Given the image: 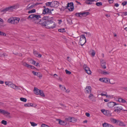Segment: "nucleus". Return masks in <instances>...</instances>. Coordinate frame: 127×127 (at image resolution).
I'll return each mask as SVG.
<instances>
[{
  "mask_svg": "<svg viewBox=\"0 0 127 127\" xmlns=\"http://www.w3.org/2000/svg\"><path fill=\"white\" fill-rule=\"evenodd\" d=\"M35 6V5H32L31 6L29 7L28 8V9H31L32 8H33Z\"/></svg>",
  "mask_w": 127,
  "mask_h": 127,
  "instance_id": "obj_42",
  "label": "nucleus"
},
{
  "mask_svg": "<svg viewBox=\"0 0 127 127\" xmlns=\"http://www.w3.org/2000/svg\"><path fill=\"white\" fill-rule=\"evenodd\" d=\"M104 101L105 102H107L109 101V100L108 99H104Z\"/></svg>",
  "mask_w": 127,
  "mask_h": 127,
  "instance_id": "obj_64",
  "label": "nucleus"
},
{
  "mask_svg": "<svg viewBox=\"0 0 127 127\" xmlns=\"http://www.w3.org/2000/svg\"><path fill=\"white\" fill-rule=\"evenodd\" d=\"M127 3V1H125L122 3V4L123 6H124L126 5Z\"/></svg>",
  "mask_w": 127,
  "mask_h": 127,
  "instance_id": "obj_46",
  "label": "nucleus"
},
{
  "mask_svg": "<svg viewBox=\"0 0 127 127\" xmlns=\"http://www.w3.org/2000/svg\"><path fill=\"white\" fill-rule=\"evenodd\" d=\"M74 118L73 117H68V118H65V120L66 122H73L72 121V119H74Z\"/></svg>",
  "mask_w": 127,
  "mask_h": 127,
  "instance_id": "obj_20",
  "label": "nucleus"
},
{
  "mask_svg": "<svg viewBox=\"0 0 127 127\" xmlns=\"http://www.w3.org/2000/svg\"><path fill=\"white\" fill-rule=\"evenodd\" d=\"M33 54L36 57L40 58L41 57V55L40 54H38V52L34 50H33Z\"/></svg>",
  "mask_w": 127,
  "mask_h": 127,
  "instance_id": "obj_18",
  "label": "nucleus"
},
{
  "mask_svg": "<svg viewBox=\"0 0 127 127\" xmlns=\"http://www.w3.org/2000/svg\"><path fill=\"white\" fill-rule=\"evenodd\" d=\"M91 88L90 86H87L86 87L85 91L86 94H90L91 93Z\"/></svg>",
  "mask_w": 127,
  "mask_h": 127,
  "instance_id": "obj_14",
  "label": "nucleus"
},
{
  "mask_svg": "<svg viewBox=\"0 0 127 127\" xmlns=\"http://www.w3.org/2000/svg\"><path fill=\"white\" fill-rule=\"evenodd\" d=\"M100 95L102 96H106L107 97L109 98L110 97V96L109 95H107L106 94H103V93H101Z\"/></svg>",
  "mask_w": 127,
  "mask_h": 127,
  "instance_id": "obj_33",
  "label": "nucleus"
},
{
  "mask_svg": "<svg viewBox=\"0 0 127 127\" xmlns=\"http://www.w3.org/2000/svg\"><path fill=\"white\" fill-rule=\"evenodd\" d=\"M44 20L41 25L45 26L47 28L53 29L55 27L56 25L52 20H50L49 17L46 16L43 17Z\"/></svg>",
  "mask_w": 127,
  "mask_h": 127,
  "instance_id": "obj_1",
  "label": "nucleus"
},
{
  "mask_svg": "<svg viewBox=\"0 0 127 127\" xmlns=\"http://www.w3.org/2000/svg\"><path fill=\"white\" fill-rule=\"evenodd\" d=\"M102 73L104 75H106V74H109V73L106 72V71H102Z\"/></svg>",
  "mask_w": 127,
  "mask_h": 127,
  "instance_id": "obj_43",
  "label": "nucleus"
},
{
  "mask_svg": "<svg viewBox=\"0 0 127 127\" xmlns=\"http://www.w3.org/2000/svg\"><path fill=\"white\" fill-rule=\"evenodd\" d=\"M20 18L17 17H14V24H17L19 23Z\"/></svg>",
  "mask_w": 127,
  "mask_h": 127,
  "instance_id": "obj_23",
  "label": "nucleus"
},
{
  "mask_svg": "<svg viewBox=\"0 0 127 127\" xmlns=\"http://www.w3.org/2000/svg\"><path fill=\"white\" fill-rule=\"evenodd\" d=\"M33 104L32 103H28L24 104L26 107L33 106Z\"/></svg>",
  "mask_w": 127,
  "mask_h": 127,
  "instance_id": "obj_25",
  "label": "nucleus"
},
{
  "mask_svg": "<svg viewBox=\"0 0 127 127\" xmlns=\"http://www.w3.org/2000/svg\"><path fill=\"white\" fill-rule=\"evenodd\" d=\"M70 91V90L69 89H67V90H66L65 92L67 93H69Z\"/></svg>",
  "mask_w": 127,
  "mask_h": 127,
  "instance_id": "obj_56",
  "label": "nucleus"
},
{
  "mask_svg": "<svg viewBox=\"0 0 127 127\" xmlns=\"http://www.w3.org/2000/svg\"><path fill=\"white\" fill-rule=\"evenodd\" d=\"M58 31L59 32H65V29L64 28L59 29L58 30Z\"/></svg>",
  "mask_w": 127,
  "mask_h": 127,
  "instance_id": "obj_34",
  "label": "nucleus"
},
{
  "mask_svg": "<svg viewBox=\"0 0 127 127\" xmlns=\"http://www.w3.org/2000/svg\"><path fill=\"white\" fill-rule=\"evenodd\" d=\"M111 122L114 123V124H117V123H118V121L119 120H116V119H114L113 118H112L111 119Z\"/></svg>",
  "mask_w": 127,
  "mask_h": 127,
  "instance_id": "obj_26",
  "label": "nucleus"
},
{
  "mask_svg": "<svg viewBox=\"0 0 127 127\" xmlns=\"http://www.w3.org/2000/svg\"><path fill=\"white\" fill-rule=\"evenodd\" d=\"M22 64L25 66L27 67L28 68H31L33 69H34L35 68V67L34 66L28 64L26 62H22Z\"/></svg>",
  "mask_w": 127,
  "mask_h": 127,
  "instance_id": "obj_12",
  "label": "nucleus"
},
{
  "mask_svg": "<svg viewBox=\"0 0 127 127\" xmlns=\"http://www.w3.org/2000/svg\"><path fill=\"white\" fill-rule=\"evenodd\" d=\"M30 122L31 124V125L33 127L36 126L37 125L36 123H35L34 122Z\"/></svg>",
  "mask_w": 127,
  "mask_h": 127,
  "instance_id": "obj_40",
  "label": "nucleus"
},
{
  "mask_svg": "<svg viewBox=\"0 0 127 127\" xmlns=\"http://www.w3.org/2000/svg\"><path fill=\"white\" fill-rule=\"evenodd\" d=\"M93 95L92 94H90L89 96V98L90 99H91L93 98Z\"/></svg>",
  "mask_w": 127,
  "mask_h": 127,
  "instance_id": "obj_44",
  "label": "nucleus"
},
{
  "mask_svg": "<svg viewBox=\"0 0 127 127\" xmlns=\"http://www.w3.org/2000/svg\"><path fill=\"white\" fill-rule=\"evenodd\" d=\"M117 125L121 126H125L122 122L120 121H118Z\"/></svg>",
  "mask_w": 127,
  "mask_h": 127,
  "instance_id": "obj_28",
  "label": "nucleus"
},
{
  "mask_svg": "<svg viewBox=\"0 0 127 127\" xmlns=\"http://www.w3.org/2000/svg\"><path fill=\"white\" fill-rule=\"evenodd\" d=\"M0 35H3L6 36V35L5 33L0 31Z\"/></svg>",
  "mask_w": 127,
  "mask_h": 127,
  "instance_id": "obj_41",
  "label": "nucleus"
},
{
  "mask_svg": "<svg viewBox=\"0 0 127 127\" xmlns=\"http://www.w3.org/2000/svg\"><path fill=\"white\" fill-rule=\"evenodd\" d=\"M32 73L33 74V75H37V72L34 71H33L32 72Z\"/></svg>",
  "mask_w": 127,
  "mask_h": 127,
  "instance_id": "obj_47",
  "label": "nucleus"
},
{
  "mask_svg": "<svg viewBox=\"0 0 127 127\" xmlns=\"http://www.w3.org/2000/svg\"><path fill=\"white\" fill-rule=\"evenodd\" d=\"M122 13L123 14V15H124L126 16L127 15V12H125Z\"/></svg>",
  "mask_w": 127,
  "mask_h": 127,
  "instance_id": "obj_49",
  "label": "nucleus"
},
{
  "mask_svg": "<svg viewBox=\"0 0 127 127\" xmlns=\"http://www.w3.org/2000/svg\"><path fill=\"white\" fill-rule=\"evenodd\" d=\"M3 20L0 18V24H3Z\"/></svg>",
  "mask_w": 127,
  "mask_h": 127,
  "instance_id": "obj_48",
  "label": "nucleus"
},
{
  "mask_svg": "<svg viewBox=\"0 0 127 127\" xmlns=\"http://www.w3.org/2000/svg\"><path fill=\"white\" fill-rule=\"evenodd\" d=\"M32 64H33L34 65H35L36 64V61L33 60H32Z\"/></svg>",
  "mask_w": 127,
  "mask_h": 127,
  "instance_id": "obj_58",
  "label": "nucleus"
},
{
  "mask_svg": "<svg viewBox=\"0 0 127 127\" xmlns=\"http://www.w3.org/2000/svg\"><path fill=\"white\" fill-rule=\"evenodd\" d=\"M119 4L118 3H116L114 5V6L116 7H118L119 6Z\"/></svg>",
  "mask_w": 127,
  "mask_h": 127,
  "instance_id": "obj_59",
  "label": "nucleus"
},
{
  "mask_svg": "<svg viewBox=\"0 0 127 127\" xmlns=\"http://www.w3.org/2000/svg\"><path fill=\"white\" fill-rule=\"evenodd\" d=\"M102 126L103 127H114L112 125L105 122L102 124Z\"/></svg>",
  "mask_w": 127,
  "mask_h": 127,
  "instance_id": "obj_19",
  "label": "nucleus"
},
{
  "mask_svg": "<svg viewBox=\"0 0 127 127\" xmlns=\"http://www.w3.org/2000/svg\"><path fill=\"white\" fill-rule=\"evenodd\" d=\"M126 101L124 99L122 98V101L121 103H126Z\"/></svg>",
  "mask_w": 127,
  "mask_h": 127,
  "instance_id": "obj_52",
  "label": "nucleus"
},
{
  "mask_svg": "<svg viewBox=\"0 0 127 127\" xmlns=\"http://www.w3.org/2000/svg\"><path fill=\"white\" fill-rule=\"evenodd\" d=\"M65 72L67 74H70L71 73V72L67 70V69H66L65 70Z\"/></svg>",
  "mask_w": 127,
  "mask_h": 127,
  "instance_id": "obj_45",
  "label": "nucleus"
},
{
  "mask_svg": "<svg viewBox=\"0 0 127 127\" xmlns=\"http://www.w3.org/2000/svg\"><path fill=\"white\" fill-rule=\"evenodd\" d=\"M116 105H117L114 107L115 110L114 111L115 112L119 113L121 111V110L123 111H126V110L124 109V107L123 105L118 104H117Z\"/></svg>",
  "mask_w": 127,
  "mask_h": 127,
  "instance_id": "obj_3",
  "label": "nucleus"
},
{
  "mask_svg": "<svg viewBox=\"0 0 127 127\" xmlns=\"http://www.w3.org/2000/svg\"><path fill=\"white\" fill-rule=\"evenodd\" d=\"M34 93L36 95H40L41 96L44 97L45 96L44 94L43 91L41 90H40L37 88L34 87L33 90Z\"/></svg>",
  "mask_w": 127,
  "mask_h": 127,
  "instance_id": "obj_4",
  "label": "nucleus"
},
{
  "mask_svg": "<svg viewBox=\"0 0 127 127\" xmlns=\"http://www.w3.org/2000/svg\"><path fill=\"white\" fill-rule=\"evenodd\" d=\"M52 3V2H48L46 3V6H50V5H51Z\"/></svg>",
  "mask_w": 127,
  "mask_h": 127,
  "instance_id": "obj_37",
  "label": "nucleus"
},
{
  "mask_svg": "<svg viewBox=\"0 0 127 127\" xmlns=\"http://www.w3.org/2000/svg\"><path fill=\"white\" fill-rule=\"evenodd\" d=\"M5 83L6 85H8V86H9L10 85V84H9L10 83L8 82H5Z\"/></svg>",
  "mask_w": 127,
  "mask_h": 127,
  "instance_id": "obj_55",
  "label": "nucleus"
},
{
  "mask_svg": "<svg viewBox=\"0 0 127 127\" xmlns=\"http://www.w3.org/2000/svg\"><path fill=\"white\" fill-rule=\"evenodd\" d=\"M100 62L101 64L102 68L104 69L106 68V66H105L106 63L102 59H101L100 60Z\"/></svg>",
  "mask_w": 127,
  "mask_h": 127,
  "instance_id": "obj_17",
  "label": "nucleus"
},
{
  "mask_svg": "<svg viewBox=\"0 0 127 127\" xmlns=\"http://www.w3.org/2000/svg\"><path fill=\"white\" fill-rule=\"evenodd\" d=\"M82 13L81 12L80 13H77L75 14V15L79 17H81L82 16Z\"/></svg>",
  "mask_w": 127,
  "mask_h": 127,
  "instance_id": "obj_29",
  "label": "nucleus"
},
{
  "mask_svg": "<svg viewBox=\"0 0 127 127\" xmlns=\"http://www.w3.org/2000/svg\"><path fill=\"white\" fill-rule=\"evenodd\" d=\"M1 123L2 124L4 125H6L7 124V122L4 120H3L1 121Z\"/></svg>",
  "mask_w": 127,
  "mask_h": 127,
  "instance_id": "obj_38",
  "label": "nucleus"
},
{
  "mask_svg": "<svg viewBox=\"0 0 127 127\" xmlns=\"http://www.w3.org/2000/svg\"><path fill=\"white\" fill-rule=\"evenodd\" d=\"M117 104L116 103L113 102H110L107 103V105L110 108L116 105Z\"/></svg>",
  "mask_w": 127,
  "mask_h": 127,
  "instance_id": "obj_15",
  "label": "nucleus"
},
{
  "mask_svg": "<svg viewBox=\"0 0 127 127\" xmlns=\"http://www.w3.org/2000/svg\"><path fill=\"white\" fill-rule=\"evenodd\" d=\"M67 21L69 22V24H71L72 23V20L71 19H69V20H67Z\"/></svg>",
  "mask_w": 127,
  "mask_h": 127,
  "instance_id": "obj_54",
  "label": "nucleus"
},
{
  "mask_svg": "<svg viewBox=\"0 0 127 127\" xmlns=\"http://www.w3.org/2000/svg\"><path fill=\"white\" fill-rule=\"evenodd\" d=\"M66 7H67L69 10L72 11L74 9L73 3L72 2L67 3Z\"/></svg>",
  "mask_w": 127,
  "mask_h": 127,
  "instance_id": "obj_8",
  "label": "nucleus"
},
{
  "mask_svg": "<svg viewBox=\"0 0 127 127\" xmlns=\"http://www.w3.org/2000/svg\"><path fill=\"white\" fill-rule=\"evenodd\" d=\"M80 41L79 44H80L82 46L86 42L85 37L84 35H82L80 36Z\"/></svg>",
  "mask_w": 127,
  "mask_h": 127,
  "instance_id": "obj_5",
  "label": "nucleus"
},
{
  "mask_svg": "<svg viewBox=\"0 0 127 127\" xmlns=\"http://www.w3.org/2000/svg\"><path fill=\"white\" fill-rule=\"evenodd\" d=\"M83 67L87 73L89 74H91V72L90 69L85 64L83 66Z\"/></svg>",
  "mask_w": 127,
  "mask_h": 127,
  "instance_id": "obj_10",
  "label": "nucleus"
},
{
  "mask_svg": "<svg viewBox=\"0 0 127 127\" xmlns=\"http://www.w3.org/2000/svg\"><path fill=\"white\" fill-rule=\"evenodd\" d=\"M0 113H1L3 114H6L8 115L10 114V113H9L8 112L6 111L2 110L1 109H0Z\"/></svg>",
  "mask_w": 127,
  "mask_h": 127,
  "instance_id": "obj_21",
  "label": "nucleus"
},
{
  "mask_svg": "<svg viewBox=\"0 0 127 127\" xmlns=\"http://www.w3.org/2000/svg\"><path fill=\"white\" fill-rule=\"evenodd\" d=\"M109 83L112 84H115V81L114 79H111V80H109Z\"/></svg>",
  "mask_w": 127,
  "mask_h": 127,
  "instance_id": "obj_30",
  "label": "nucleus"
},
{
  "mask_svg": "<svg viewBox=\"0 0 127 127\" xmlns=\"http://www.w3.org/2000/svg\"><path fill=\"white\" fill-rule=\"evenodd\" d=\"M15 8V6H10L9 7H6L4 9L2 10L1 12H6V11L11 10Z\"/></svg>",
  "mask_w": 127,
  "mask_h": 127,
  "instance_id": "obj_7",
  "label": "nucleus"
},
{
  "mask_svg": "<svg viewBox=\"0 0 127 127\" xmlns=\"http://www.w3.org/2000/svg\"><path fill=\"white\" fill-rule=\"evenodd\" d=\"M10 85L11 86V87L14 89H16L15 88H16V87H17L15 85L13 84H11Z\"/></svg>",
  "mask_w": 127,
  "mask_h": 127,
  "instance_id": "obj_35",
  "label": "nucleus"
},
{
  "mask_svg": "<svg viewBox=\"0 0 127 127\" xmlns=\"http://www.w3.org/2000/svg\"><path fill=\"white\" fill-rule=\"evenodd\" d=\"M46 126H47L44 124H42L41 126V127H46Z\"/></svg>",
  "mask_w": 127,
  "mask_h": 127,
  "instance_id": "obj_57",
  "label": "nucleus"
},
{
  "mask_svg": "<svg viewBox=\"0 0 127 127\" xmlns=\"http://www.w3.org/2000/svg\"><path fill=\"white\" fill-rule=\"evenodd\" d=\"M35 65L36 66H40L39 64L38 63H37L36 64H35Z\"/></svg>",
  "mask_w": 127,
  "mask_h": 127,
  "instance_id": "obj_61",
  "label": "nucleus"
},
{
  "mask_svg": "<svg viewBox=\"0 0 127 127\" xmlns=\"http://www.w3.org/2000/svg\"><path fill=\"white\" fill-rule=\"evenodd\" d=\"M38 77H42L41 74L39 72H37L36 75Z\"/></svg>",
  "mask_w": 127,
  "mask_h": 127,
  "instance_id": "obj_39",
  "label": "nucleus"
},
{
  "mask_svg": "<svg viewBox=\"0 0 127 127\" xmlns=\"http://www.w3.org/2000/svg\"><path fill=\"white\" fill-rule=\"evenodd\" d=\"M76 2L78 4H79L80 5H81V3L80 2H78V1H76Z\"/></svg>",
  "mask_w": 127,
  "mask_h": 127,
  "instance_id": "obj_63",
  "label": "nucleus"
},
{
  "mask_svg": "<svg viewBox=\"0 0 127 127\" xmlns=\"http://www.w3.org/2000/svg\"><path fill=\"white\" fill-rule=\"evenodd\" d=\"M36 12V10L35 9H33L32 10H30L28 11V13H34L35 12Z\"/></svg>",
  "mask_w": 127,
  "mask_h": 127,
  "instance_id": "obj_32",
  "label": "nucleus"
},
{
  "mask_svg": "<svg viewBox=\"0 0 127 127\" xmlns=\"http://www.w3.org/2000/svg\"><path fill=\"white\" fill-rule=\"evenodd\" d=\"M27 19L32 20V22L41 25L43 22L44 19H40L41 18L40 15L34 14H32L29 15L27 18Z\"/></svg>",
  "mask_w": 127,
  "mask_h": 127,
  "instance_id": "obj_2",
  "label": "nucleus"
},
{
  "mask_svg": "<svg viewBox=\"0 0 127 127\" xmlns=\"http://www.w3.org/2000/svg\"><path fill=\"white\" fill-rule=\"evenodd\" d=\"M99 80L102 82L109 83V80L108 78H100L99 79Z\"/></svg>",
  "mask_w": 127,
  "mask_h": 127,
  "instance_id": "obj_13",
  "label": "nucleus"
},
{
  "mask_svg": "<svg viewBox=\"0 0 127 127\" xmlns=\"http://www.w3.org/2000/svg\"><path fill=\"white\" fill-rule=\"evenodd\" d=\"M101 111L106 116H111V113L109 110L102 109L101 110Z\"/></svg>",
  "mask_w": 127,
  "mask_h": 127,
  "instance_id": "obj_6",
  "label": "nucleus"
},
{
  "mask_svg": "<svg viewBox=\"0 0 127 127\" xmlns=\"http://www.w3.org/2000/svg\"><path fill=\"white\" fill-rule=\"evenodd\" d=\"M20 100L21 101L24 102H26L27 101V99L26 98L21 97L20 98Z\"/></svg>",
  "mask_w": 127,
  "mask_h": 127,
  "instance_id": "obj_36",
  "label": "nucleus"
},
{
  "mask_svg": "<svg viewBox=\"0 0 127 127\" xmlns=\"http://www.w3.org/2000/svg\"><path fill=\"white\" fill-rule=\"evenodd\" d=\"M14 18L12 17L9 19L8 20V22L9 23L14 24Z\"/></svg>",
  "mask_w": 127,
  "mask_h": 127,
  "instance_id": "obj_22",
  "label": "nucleus"
},
{
  "mask_svg": "<svg viewBox=\"0 0 127 127\" xmlns=\"http://www.w3.org/2000/svg\"><path fill=\"white\" fill-rule=\"evenodd\" d=\"M108 1L110 3H111L114 2V0H108Z\"/></svg>",
  "mask_w": 127,
  "mask_h": 127,
  "instance_id": "obj_50",
  "label": "nucleus"
},
{
  "mask_svg": "<svg viewBox=\"0 0 127 127\" xmlns=\"http://www.w3.org/2000/svg\"><path fill=\"white\" fill-rule=\"evenodd\" d=\"M102 3L101 2H97L95 3V5L98 6H102Z\"/></svg>",
  "mask_w": 127,
  "mask_h": 127,
  "instance_id": "obj_31",
  "label": "nucleus"
},
{
  "mask_svg": "<svg viewBox=\"0 0 127 127\" xmlns=\"http://www.w3.org/2000/svg\"><path fill=\"white\" fill-rule=\"evenodd\" d=\"M59 4V3L57 1H52V3L51 6L56 8L58 7Z\"/></svg>",
  "mask_w": 127,
  "mask_h": 127,
  "instance_id": "obj_11",
  "label": "nucleus"
},
{
  "mask_svg": "<svg viewBox=\"0 0 127 127\" xmlns=\"http://www.w3.org/2000/svg\"><path fill=\"white\" fill-rule=\"evenodd\" d=\"M56 120L57 121H59V124L60 125L65 126L67 124V122H66L65 120L64 121L61 120L59 119H57Z\"/></svg>",
  "mask_w": 127,
  "mask_h": 127,
  "instance_id": "obj_16",
  "label": "nucleus"
},
{
  "mask_svg": "<svg viewBox=\"0 0 127 127\" xmlns=\"http://www.w3.org/2000/svg\"><path fill=\"white\" fill-rule=\"evenodd\" d=\"M2 55L3 56H7V55L5 53H4L2 55H1L0 54V57H2Z\"/></svg>",
  "mask_w": 127,
  "mask_h": 127,
  "instance_id": "obj_51",
  "label": "nucleus"
},
{
  "mask_svg": "<svg viewBox=\"0 0 127 127\" xmlns=\"http://www.w3.org/2000/svg\"><path fill=\"white\" fill-rule=\"evenodd\" d=\"M89 53L91 54L92 56H94L95 55V52L93 49H91L89 52Z\"/></svg>",
  "mask_w": 127,
  "mask_h": 127,
  "instance_id": "obj_24",
  "label": "nucleus"
},
{
  "mask_svg": "<svg viewBox=\"0 0 127 127\" xmlns=\"http://www.w3.org/2000/svg\"><path fill=\"white\" fill-rule=\"evenodd\" d=\"M42 13L44 14H48L51 15V10L48 8H46L43 10Z\"/></svg>",
  "mask_w": 127,
  "mask_h": 127,
  "instance_id": "obj_9",
  "label": "nucleus"
},
{
  "mask_svg": "<svg viewBox=\"0 0 127 127\" xmlns=\"http://www.w3.org/2000/svg\"><path fill=\"white\" fill-rule=\"evenodd\" d=\"M89 14L90 13L89 12H84L82 13V16L86 17L87 15H89Z\"/></svg>",
  "mask_w": 127,
  "mask_h": 127,
  "instance_id": "obj_27",
  "label": "nucleus"
},
{
  "mask_svg": "<svg viewBox=\"0 0 127 127\" xmlns=\"http://www.w3.org/2000/svg\"><path fill=\"white\" fill-rule=\"evenodd\" d=\"M85 33L87 35H88L89 36H90L91 35L90 33L89 32H85Z\"/></svg>",
  "mask_w": 127,
  "mask_h": 127,
  "instance_id": "obj_62",
  "label": "nucleus"
},
{
  "mask_svg": "<svg viewBox=\"0 0 127 127\" xmlns=\"http://www.w3.org/2000/svg\"><path fill=\"white\" fill-rule=\"evenodd\" d=\"M90 114L88 113H86V115L88 117H89L90 116Z\"/></svg>",
  "mask_w": 127,
  "mask_h": 127,
  "instance_id": "obj_53",
  "label": "nucleus"
},
{
  "mask_svg": "<svg viewBox=\"0 0 127 127\" xmlns=\"http://www.w3.org/2000/svg\"><path fill=\"white\" fill-rule=\"evenodd\" d=\"M122 98H119V100L118 101L120 102L121 103L122 101Z\"/></svg>",
  "mask_w": 127,
  "mask_h": 127,
  "instance_id": "obj_60",
  "label": "nucleus"
}]
</instances>
